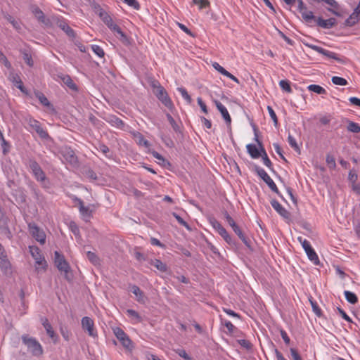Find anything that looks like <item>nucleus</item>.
<instances>
[{
	"instance_id": "nucleus-16",
	"label": "nucleus",
	"mask_w": 360,
	"mask_h": 360,
	"mask_svg": "<svg viewBox=\"0 0 360 360\" xmlns=\"http://www.w3.org/2000/svg\"><path fill=\"white\" fill-rule=\"evenodd\" d=\"M56 25L71 39H74L76 37L75 31L68 25L65 19L63 18H58L56 21Z\"/></svg>"
},
{
	"instance_id": "nucleus-5",
	"label": "nucleus",
	"mask_w": 360,
	"mask_h": 360,
	"mask_svg": "<svg viewBox=\"0 0 360 360\" xmlns=\"http://www.w3.org/2000/svg\"><path fill=\"white\" fill-rule=\"evenodd\" d=\"M298 240L301 243L302 248H304L309 259L315 265H318L319 264V259L311 246L310 243L307 239H302V237H298Z\"/></svg>"
},
{
	"instance_id": "nucleus-63",
	"label": "nucleus",
	"mask_w": 360,
	"mask_h": 360,
	"mask_svg": "<svg viewBox=\"0 0 360 360\" xmlns=\"http://www.w3.org/2000/svg\"><path fill=\"white\" fill-rule=\"evenodd\" d=\"M212 67L218 71L219 73L223 75L224 76L226 75L227 70H225L222 66H221L218 63L214 62L212 63Z\"/></svg>"
},
{
	"instance_id": "nucleus-4",
	"label": "nucleus",
	"mask_w": 360,
	"mask_h": 360,
	"mask_svg": "<svg viewBox=\"0 0 360 360\" xmlns=\"http://www.w3.org/2000/svg\"><path fill=\"white\" fill-rule=\"evenodd\" d=\"M26 165L31 170L33 176L37 181L43 182L46 176L39 163L34 159L30 158L27 160Z\"/></svg>"
},
{
	"instance_id": "nucleus-3",
	"label": "nucleus",
	"mask_w": 360,
	"mask_h": 360,
	"mask_svg": "<svg viewBox=\"0 0 360 360\" xmlns=\"http://www.w3.org/2000/svg\"><path fill=\"white\" fill-rule=\"evenodd\" d=\"M254 171L257 175L268 185L269 188L274 193H276L279 197L283 198L282 195L279 192L276 184L272 179L268 175L265 170L257 165H254Z\"/></svg>"
},
{
	"instance_id": "nucleus-46",
	"label": "nucleus",
	"mask_w": 360,
	"mask_h": 360,
	"mask_svg": "<svg viewBox=\"0 0 360 360\" xmlns=\"http://www.w3.org/2000/svg\"><path fill=\"white\" fill-rule=\"evenodd\" d=\"M194 4L198 6L199 9L209 8L210 6V2L208 0H192Z\"/></svg>"
},
{
	"instance_id": "nucleus-11",
	"label": "nucleus",
	"mask_w": 360,
	"mask_h": 360,
	"mask_svg": "<svg viewBox=\"0 0 360 360\" xmlns=\"http://www.w3.org/2000/svg\"><path fill=\"white\" fill-rule=\"evenodd\" d=\"M154 94L162 103L167 108L171 109L174 107L172 101L164 87L154 91Z\"/></svg>"
},
{
	"instance_id": "nucleus-43",
	"label": "nucleus",
	"mask_w": 360,
	"mask_h": 360,
	"mask_svg": "<svg viewBox=\"0 0 360 360\" xmlns=\"http://www.w3.org/2000/svg\"><path fill=\"white\" fill-rule=\"evenodd\" d=\"M166 117L167 118L168 122L171 124L172 129L176 133H181L180 127L179 124L176 122L174 119L172 117V116L169 113H167Z\"/></svg>"
},
{
	"instance_id": "nucleus-26",
	"label": "nucleus",
	"mask_w": 360,
	"mask_h": 360,
	"mask_svg": "<svg viewBox=\"0 0 360 360\" xmlns=\"http://www.w3.org/2000/svg\"><path fill=\"white\" fill-rule=\"evenodd\" d=\"M98 15L100 18L109 29L112 28L113 25H116L113 22L112 17L105 11L101 9Z\"/></svg>"
},
{
	"instance_id": "nucleus-57",
	"label": "nucleus",
	"mask_w": 360,
	"mask_h": 360,
	"mask_svg": "<svg viewBox=\"0 0 360 360\" xmlns=\"http://www.w3.org/2000/svg\"><path fill=\"white\" fill-rule=\"evenodd\" d=\"M209 222L212 226L217 231L222 227V225L215 218L211 217L209 219Z\"/></svg>"
},
{
	"instance_id": "nucleus-20",
	"label": "nucleus",
	"mask_w": 360,
	"mask_h": 360,
	"mask_svg": "<svg viewBox=\"0 0 360 360\" xmlns=\"http://www.w3.org/2000/svg\"><path fill=\"white\" fill-rule=\"evenodd\" d=\"M131 291L136 296V300L138 302L141 304H146L148 298L139 286L136 285H131Z\"/></svg>"
},
{
	"instance_id": "nucleus-35",
	"label": "nucleus",
	"mask_w": 360,
	"mask_h": 360,
	"mask_svg": "<svg viewBox=\"0 0 360 360\" xmlns=\"http://www.w3.org/2000/svg\"><path fill=\"white\" fill-rule=\"evenodd\" d=\"M42 325L44 327L47 335L51 338L54 339L56 338L55 332L51 325V323L49 322L47 319H42Z\"/></svg>"
},
{
	"instance_id": "nucleus-32",
	"label": "nucleus",
	"mask_w": 360,
	"mask_h": 360,
	"mask_svg": "<svg viewBox=\"0 0 360 360\" xmlns=\"http://www.w3.org/2000/svg\"><path fill=\"white\" fill-rule=\"evenodd\" d=\"M217 232L229 245H236L235 240H233V238L223 226L219 229Z\"/></svg>"
},
{
	"instance_id": "nucleus-12",
	"label": "nucleus",
	"mask_w": 360,
	"mask_h": 360,
	"mask_svg": "<svg viewBox=\"0 0 360 360\" xmlns=\"http://www.w3.org/2000/svg\"><path fill=\"white\" fill-rule=\"evenodd\" d=\"M81 323L82 329L86 331L89 336L94 338L97 336V332L94 328V322L92 319L84 316L82 319Z\"/></svg>"
},
{
	"instance_id": "nucleus-45",
	"label": "nucleus",
	"mask_w": 360,
	"mask_h": 360,
	"mask_svg": "<svg viewBox=\"0 0 360 360\" xmlns=\"http://www.w3.org/2000/svg\"><path fill=\"white\" fill-rule=\"evenodd\" d=\"M279 86L281 89L288 93L292 92V88L290 86V82L288 80L283 79L279 82Z\"/></svg>"
},
{
	"instance_id": "nucleus-61",
	"label": "nucleus",
	"mask_w": 360,
	"mask_h": 360,
	"mask_svg": "<svg viewBox=\"0 0 360 360\" xmlns=\"http://www.w3.org/2000/svg\"><path fill=\"white\" fill-rule=\"evenodd\" d=\"M238 343L243 347L250 349L252 347V344L250 341L245 340V339H240L237 340Z\"/></svg>"
},
{
	"instance_id": "nucleus-56",
	"label": "nucleus",
	"mask_w": 360,
	"mask_h": 360,
	"mask_svg": "<svg viewBox=\"0 0 360 360\" xmlns=\"http://www.w3.org/2000/svg\"><path fill=\"white\" fill-rule=\"evenodd\" d=\"M267 110H268V112L269 113L271 118L272 119V120L274 122V125L276 127L278 125V118L276 115V112H274V110H273V108L271 106H267Z\"/></svg>"
},
{
	"instance_id": "nucleus-30",
	"label": "nucleus",
	"mask_w": 360,
	"mask_h": 360,
	"mask_svg": "<svg viewBox=\"0 0 360 360\" xmlns=\"http://www.w3.org/2000/svg\"><path fill=\"white\" fill-rule=\"evenodd\" d=\"M260 156L262 158L263 163L265 166H266L271 171L275 172L273 168V165L270 159L269 158L267 153L264 148V146H261L260 148Z\"/></svg>"
},
{
	"instance_id": "nucleus-36",
	"label": "nucleus",
	"mask_w": 360,
	"mask_h": 360,
	"mask_svg": "<svg viewBox=\"0 0 360 360\" xmlns=\"http://www.w3.org/2000/svg\"><path fill=\"white\" fill-rule=\"evenodd\" d=\"M359 20V14L355 13V11H354L353 13L349 15V17L345 20V25L352 27L354 25L356 22H358Z\"/></svg>"
},
{
	"instance_id": "nucleus-17",
	"label": "nucleus",
	"mask_w": 360,
	"mask_h": 360,
	"mask_svg": "<svg viewBox=\"0 0 360 360\" xmlns=\"http://www.w3.org/2000/svg\"><path fill=\"white\" fill-rule=\"evenodd\" d=\"M313 20H316L317 25L323 29H330L337 25V20L334 18L324 20L321 17H315Z\"/></svg>"
},
{
	"instance_id": "nucleus-48",
	"label": "nucleus",
	"mask_w": 360,
	"mask_h": 360,
	"mask_svg": "<svg viewBox=\"0 0 360 360\" xmlns=\"http://www.w3.org/2000/svg\"><path fill=\"white\" fill-rule=\"evenodd\" d=\"M288 142L289 145L295 150V151H300V147L296 141V139L290 134H288Z\"/></svg>"
},
{
	"instance_id": "nucleus-23",
	"label": "nucleus",
	"mask_w": 360,
	"mask_h": 360,
	"mask_svg": "<svg viewBox=\"0 0 360 360\" xmlns=\"http://www.w3.org/2000/svg\"><path fill=\"white\" fill-rule=\"evenodd\" d=\"M111 31H112L115 36L124 44H129V40L127 37V36L124 33L121 28L116 24L112 27V28L110 29Z\"/></svg>"
},
{
	"instance_id": "nucleus-27",
	"label": "nucleus",
	"mask_w": 360,
	"mask_h": 360,
	"mask_svg": "<svg viewBox=\"0 0 360 360\" xmlns=\"http://www.w3.org/2000/svg\"><path fill=\"white\" fill-rule=\"evenodd\" d=\"M107 122L112 126L118 129H123L125 126L124 122L115 115H110L107 118Z\"/></svg>"
},
{
	"instance_id": "nucleus-64",
	"label": "nucleus",
	"mask_w": 360,
	"mask_h": 360,
	"mask_svg": "<svg viewBox=\"0 0 360 360\" xmlns=\"http://www.w3.org/2000/svg\"><path fill=\"white\" fill-rule=\"evenodd\" d=\"M357 179H358L357 174L354 171L351 170L349 172V175H348V180L349 181V182L351 184L356 183L357 181Z\"/></svg>"
},
{
	"instance_id": "nucleus-14",
	"label": "nucleus",
	"mask_w": 360,
	"mask_h": 360,
	"mask_svg": "<svg viewBox=\"0 0 360 360\" xmlns=\"http://www.w3.org/2000/svg\"><path fill=\"white\" fill-rule=\"evenodd\" d=\"M30 10L39 22L45 25H49L50 24V20L45 17L44 12L38 6L35 4L30 5Z\"/></svg>"
},
{
	"instance_id": "nucleus-42",
	"label": "nucleus",
	"mask_w": 360,
	"mask_h": 360,
	"mask_svg": "<svg viewBox=\"0 0 360 360\" xmlns=\"http://www.w3.org/2000/svg\"><path fill=\"white\" fill-rule=\"evenodd\" d=\"M0 141H1V146L3 150V153L6 154L9 151L10 148V144L9 143L6 141L4 134L0 129Z\"/></svg>"
},
{
	"instance_id": "nucleus-62",
	"label": "nucleus",
	"mask_w": 360,
	"mask_h": 360,
	"mask_svg": "<svg viewBox=\"0 0 360 360\" xmlns=\"http://www.w3.org/2000/svg\"><path fill=\"white\" fill-rule=\"evenodd\" d=\"M197 102H198V105H199V106H200V108H201V110H202L205 114H207V113H208L207 108V105H206V104L205 103V102L202 101V99L200 97H198V98H197Z\"/></svg>"
},
{
	"instance_id": "nucleus-37",
	"label": "nucleus",
	"mask_w": 360,
	"mask_h": 360,
	"mask_svg": "<svg viewBox=\"0 0 360 360\" xmlns=\"http://www.w3.org/2000/svg\"><path fill=\"white\" fill-rule=\"evenodd\" d=\"M20 52L22 54V58L25 63L29 67H32L34 65V62L30 51L28 50H22L20 51Z\"/></svg>"
},
{
	"instance_id": "nucleus-8",
	"label": "nucleus",
	"mask_w": 360,
	"mask_h": 360,
	"mask_svg": "<svg viewBox=\"0 0 360 360\" xmlns=\"http://www.w3.org/2000/svg\"><path fill=\"white\" fill-rule=\"evenodd\" d=\"M308 47L311 48L314 51L318 52L319 53L322 54L324 56H326L329 58H333L336 61L344 63V59L340 58L338 54L336 53H334L333 51H330L329 50H326L321 46H318L316 45L313 44H306Z\"/></svg>"
},
{
	"instance_id": "nucleus-44",
	"label": "nucleus",
	"mask_w": 360,
	"mask_h": 360,
	"mask_svg": "<svg viewBox=\"0 0 360 360\" xmlns=\"http://www.w3.org/2000/svg\"><path fill=\"white\" fill-rule=\"evenodd\" d=\"M86 257L94 265H98L100 263L98 257L93 252L88 251L86 252Z\"/></svg>"
},
{
	"instance_id": "nucleus-33",
	"label": "nucleus",
	"mask_w": 360,
	"mask_h": 360,
	"mask_svg": "<svg viewBox=\"0 0 360 360\" xmlns=\"http://www.w3.org/2000/svg\"><path fill=\"white\" fill-rule=\"evenodd\" d=\"M126 314L129 318H131L133 323H141L143 321L139 314L134 309H127Z\"/></svg>"
},
{
	"instance_id": "nucleus-29",
	"label": "nucleus",
	"mask_w": 360,
	"mask_h": 360,
	"mask_svg": "<svg viewBox=\"0 0 360 360\" xmlns=\"http://www.w3.org/2000/svg\"><path fill=\"white\" fill-rule=\"evenodd\" d=\"M247 151L253 159H257L260 157V148L258 149L254 144L250 143L246 146Z\"/></svg>"
},
{
	"instance_id": "nucleus-40",
	"label": "nucleus",
	"mask_w": 360,
	"mask_h": 360,
	"mask_svg": "<svg viewBox=\"0 0 360 360\" xmlns=\"http://www.w3.org/2000/svg\"><path fill=\"white\" fill-rule=\"evenodd\" d=\"M344 294L345 296V299L347 300V301L348 302H349L352 304H354L358 302V297L355 295V293H354L351 291H349V290H345L344 292Z\"/></svg>"
},
{
	"instance_id": "nucleus-19",
	"label": "nucleus",
	"mask_w": 360,
	"mask_h": 360,
	"mask_svg": "<svg viewBox=\"0 0 360 360\" xmlns=\"http://www.w3.org/2000/svg\"><path fill=\"white\" fill-rule=\"evenodd\" d=\"M0 267L5 273L11 268V263L7 257L3 245L0 243Z\"/></svg>"
},
{
	"instance_id": "nucleus-34",
	"label": "nucleus",
	"mask_w": 360,
	"mask_h": 360,
	"mask_svg": "<svg viewBox=\"0 0 360 360\" xmlns=\"http://www.w3.org/2000/svg\"><path fill=\"white\" fill-rule=\"evenodd\" d=\"M35 96L39 99V102L44 106L49 108H53L51 103L49 102L48 98L41 91H37L34 92Z\"/></svg>"
},
{
	"instance_id": "nucleus-13",
	"label": "nucleus",
	"mask_w": 360,
	"mask_h": 360,
	"mask_svg": "<svg viewBox=\"0 0 360 360\" xmlns=\"http://www.w3.org/2000/svg\"><path fill=\"white\" fill-rule=\"evenodd\" d=\"M60 153L64 160L72 166H75L78 163L77 157L75 155V152L68 147L63 148Z\"/></svg>"
},
{
	"instance_id": "nucleus-18",
	"label": "nucleus",
	"mask_w": 360,
	"mask_h": 360,
	"mask_svg": "<svg viewBox=\"0 0 360 360\" xmlns=\"http://www.w3.org/2000/svg\"><path fill=\"white\" fill-rule=\"evenodd\" d=\"M272 207L285 219H290V213L275 199L271 200Z\"/></svg>"
},
{
	"instance_id": "nucleus-7",
	"label": "nucleus",
	"mask_w": 360,
	"mask_h": 360,
	"mask_svg": "<svg viewBox=\"0 0 360 360\" xmlns=\"http://www.w3.org/2000/svg\"><path fill=\"white\" fill-rule=\"evenodd\" d=\"M113 332L116 338L119 340L124 348L129 349H131L132 342L128 335L121 328H115L113 329Z\"/></svg>"
},
{
	"instance_id": "nucleus-24",
	"label": "nucleus",
	"mask_w": 360,
	"mask_h": 360,
	"mask_svg": "<svg viewBox=\"0 0 360 360\" xmlns=\"http://www.w3.org/2000/svg\"><path fill=\"white\" fill-rule=\"evenodd\" d=\"M111 31H112L115 36L124 44H129V40L127 37V36L124 33L121 28L116 24L112 27V28L110 29Z\"/></svg>"
},
{
	"instance_id": "nucleus-25",
	"label": "nucleus",
	"mask_w": 360,
	"mask_h": 360,
	"mask_svg": "<svg viewBox=\"0 0 360 360\" xmlns=\"http://www.w3.org/2000/svg\"><path fill=\"white\" fill-rule=\"evenodd\" d=\"M60 79L62 80V82L71 90L74 91H78V86H77V84L73 82V80L72 79V78L70 77V75H63V74H61L60 75L58 76Z\"/></svg>"
},
{
	"instance_id": "nucleus-2",
	"label": "nucleus",
	"mask_w": 360,
	"mask_h": 360,
	"mask_svg": "<svg viewBox=\"0 0 360 360\" xmlns=\"http://www.w3.org/2000/svg\"><path fill=\"white\" fill-rule=\"evenodd\" d=\"M22 341L27 347V350L34 356H40L43 354V348L36 338L30 337L28 335L22 336Z\"/></svg>"
},
{
	"instance_id": "nucleus-28",
	"label": "nucleus",
	"mask_w": 360,
	"mask_h": 360,
	"mask_svg": "<svg viewBox=\"0 0 360 360\" xmlns=\"http://www.w3.org/2000/svg\"><path fill=\"white\" fill-rule=\"evenodd\" d=\"M343 122L347 124V129L348 131L355 134L360 132V125L358 123L351 121L347 118H345Z\"/></svg>"
},
{
	"instance_id": "nucleus-38",
	"label": "nucleus",
	"mask_w": 360,
	"mask_h": 360,
	"mask_svg": "<svg viewBox=\"0 0 360 360\" xmlns=\"http://www.w3.org/2000/svg\"><path fill=\"white\" fill-rule=\"evenodd\" d=\"M13 82L15 83L16 87L18 89H20L22 93L27 94V89L24 86L20 77L18 75H15L13 77Z\"/></svg>"
},
{
	"instance_id": "nucleus-52",
	"label": "nucleus",
	"mask_w": 360,
	"mask_h": 360,
	"mask_svg": "<svg viewBox=\"0 0 360 360\" xmlns=\"http://www.w3.org/2000/svg\"><path fill=\"white\" fill-rule=\"evenodd\" d=\"M91 49L98 57H104V51L100 46L96 44L91 45Z\"/></svg>"
},
{
	"instance_id": "nucleus-51",
	"label": "nucleus",
	"mask_w": 360,
	"mask_h": 360,
	"mask_svg": "<svg viewBox=\"0 0 360 360\" xmlns=\"http://www.w3.org/2000/svg\"><path fill=\"white\" fill-rule=\"evenodd\" d=\"M326 161L330 169H334L336 167L335 160L333 155L328 154L326 155Z\"/></svg>"
},
{
	"instance_id": "nucleus-22",
	"label": "nucleus",
	"mask_w": 360,
	"mask_h": 360,
	"mask_svg": "<svg viewBox=\"0 0 360 360\" xmlns=\"http://www.w3.org/2000/svg\"><path fill=\"white\" fill-rule=\"evenodd\" d=\"M215 105L218 110L221 112L224 120L228 125L231 124V116L226 109V108L219 101H214Z\"/></svg>"
},
{
	"instance_id": "nucleus-1",
	"label": "nucleus",
	"mask_w": 360,
	"mask_h": 360,
	"mask_svg": "<svg viewBox=\"0 0 360 360\" xmlns=\"http://www.w3.org/2000/svg\"><path fill=\"white\" fill-rule=\"evenodd\" d=\"M23 124L27 131L30 133L36 132L41 139L49 140L51 139L47 130L43 128L41 123L31 115L25 116L23 118Z\"/></svg>"
},
{
	"instance_id": "nucleus-41",
	"label": "nucleus",
	"mask_w": 360,
	"mask_h": 360,
	"mask_svg": "<svg viewBox=\"0 0 360 360\" xmlns=\"http://www.w3.org/2000/svg\"><path fill=\"white\" fill-rule=\"evenodd\" d=\"M151 264H153L155 267L157 268L161 272H167L168 270V267L166 264L161 262L160 259H155L152 262Z\"/></svg>"
},
{
	"instance_id": "nucleus-10",
	"label": "nucleus",
	"mask_w": 360,
	"mask_h": 360,
	"mask_svg": "<svg viewBox=\"0 0 360 360\" xmlns=\"http://www.w3.org/2000/svg\"><path fill=\"white\" fill-rule=\"evenodd\" d=\"M296 3H297V10L301 13L302 18L306 22H311L315 19L313 12L307 10L302 0H296Z\"/></svg>"
},
{
	"instance_id": "nucleus-59",
	"label": "nucleus",
	"mask_w": 360,
	"mask_h": 360,
	"mask_svg": "<svg viewBox=\"0 0 360 360\" xmlns=\"http://www.w3.org/2000/svg\"><path fill=\"white\" fill-rule=\"evenodd\" d=\"M69 229L70 231L75 235L79 236V229L78 226L75 221H70L69 224Z\"/></svg>"
},
{
	"instance_id": "nucleus-54",
	"label": "nucleus",
	"mask_w": 360,
	"mask_h": 360,
	"mask_svg": "<svg viewBox=\"0 0 360 360\" xmlns=\"http://www.w3.org/2000/svg\"><path fill=\"white\" fill-rule=\"evenodd\" d=\"M129 6L133 8L135 10L140 9V4L136 0H122Z\"/></svg>"
},
{
	"instance_id": "nucleus-60",
	"label": "nucleus",
	"mask_w": 360,
	"mask_h": 360,
	"mask_svg": "<svg viewBox=\"0 0 360 360\" xmlns=\"http://www.w3.org/2000/svg\"><path fill=\"white\" fill-rule=\"evenodd\" d=\"M137 138H138V143L139 145H142L146 147H148L150 146L148 141L145 139L144 136L141 133H138Z\"/></svg>"
},
{
	"instance_id": "nucleus-9",
	"label": "nucleus",
	"mask_w": 360,
	"mask_h": 360,
	"mask_svg": "<svg viewBox=\"0 0 360 360\" xmlns=\"http://www.w3.org/2000/svg\"><path fill=\"white\" fill-rule=\"evenodd\" d=\"M54 263L60 271L68 273L70 271L69 264L58 251L54 252Z\"/></svg>"
},
{
	"instance_id": "nucleus-50",
	"label": "nucleus",
	"mask_w": 360,
	"mask_h": 360,
	"mask_svg": "<svg viewBox=\"0 0 360 360\" xmlns=\"http://www.w3.org/2000/svg\"><path fill=\"white\" fill-rule=\"evenodd\" d=\"M309 302H310V304L311 305V307H312V309H313V311L314 312V314L317 316L321 317L322 316V311L320 309V307L318 306V304L316 303V302L314 301L311 299H309Z\"/></svg>"
},
{
	"instance_id": "nucleus-31",
	"label": "nucleus",
	"mask_w": 360,
	"mask_h": 360,
	"mask_svg": "<svg viewBox=\"0 0 360 360\" xmlns=\"http://www.w3.org/2000/svg\"><path fill=\"white\" fill-rule=\"evenodd\" d=\"M233 231L238 236V238L243 241V243L248 248L250 247V240L244 235L242 230L237 225L235 227L232 228Z\"/></svg>"
},
{
	"instance_id": "nucleus-6",
	"label": "nucleus",
	"mask_w": 360,
	"mask_h": 360,
	"mask_svg": "<svg viewBox=\"0 0 360 360\" xmlns=\"http://www.w3.org/2000/svg\"><path fill=\"white\" fill-rule=\"evenodd\" d=\"M28 228L31 236L38 241L41 245H44L46 243V233L43 229L39 228L34 223H30Z\"/></svg>"
},
{
	"instance_id": "nucleus-21",
	"label": "nucleus",
	"mask_w": 360,
	"mask_h": 360,
	"mask_svg": "<svg viewBox=\"0 0 360 360\" xmlns=\"http://www.w3.org/2000/svg\"><path fill=\"white\" fill-rule=\"evenodd\" d=\"M74 200L78 202L79 212L85 218V221H87L91 217V210L89 207L84 205V202L81 199L75 197Z\"/></svg>"
},
{
	"instance_id": "nucleus-55",
	"label": "nucleus",
	"mask_w": 360,
	"mask_h": 360,
	"mask_svg": "<svg viewBox=\"0 0 360 360\" xmlns=\"http://www.w3.org/2000/svg\"><path fill=\"white\" fill-rule=\"evenodd\" d=\"M6 20L13 26V27L16 30L20 29V25L18 21H16L13 17L10 15H7L6 16Z\"/></svg>"
},
{
	"instance_id": "nucleus-49",
	"label": "nucleus",
	"mask_w": 360,
	"mask_h": 360,
	"mask_svg": "<svg viewBox=\"0 0 360 360\" xmlns=\"http://www.w3.org/2000/svg\"><path fill=\"white\" fill-rule=\"evenodd\" d=\"M96 150L98 151H101L103 153L105 157L110 158V156L108 155V153L110 152L109 148L103 143H98L97 146H96Z\"/></svg>"
},
{
	"instance_id": "nucleus-53",
	"label": "nucleus",
	"mask_w": 360,
	"mask_h": 360,
	"mask_svg": "<svg viewBox=\"0 0 360 360\" xmlns=\"http://www.w3.org/2000/svg\"><path fill=\"white\" fill-rule=\"evenodd\" d=\"M177 90L178 91L180 92V94H181L182 97L188 102V103H191V96L188 94L186 89L184 87H179L177 88Z\"/></svg>"
},
{
	"instance_id": "nucleus-15",
	"label": "nucleus",
	"mask_w": 360,
	"mask_h": 360,
	"mask_svg": "<svg viewBox=\"0 0 360 360\" xmlns=\"http://www.w3.org/2000/svg\"><path fill=\"white\" fill-rule=\"evenodd\" d=\"M30 252L32 257L34 259L36 264L38 265L43 266V268L46 269V262L44 257L41 255L39 248L37 246H30Z\"/></svg>"
},
{
	"instance_id": "nucleus-39",
	"label": "nucleus",
	"mask_w": 360,
	"mask_h": 360,
	"mask_svg": "<svg viewBox=\"0 0 360 360\" xmlns=\"http://www.w3.org/2000/svg\"><path fill=\"white\" fill-rule=\"evenodd\" d=\"M307 89L320 95L326 94L327 93L324 88L317 84H310L307 86Z\"/></svg>"
},
{
	"instance_id": "nucleus-58",
	"label": "nucleus",
	"mask_w": 360,
	"mask_h": 360,
	"mask_svg": "<svg viewBox=\"0 0 360 360\" xmlns=\"http://www.w3.org/2000/svg\"><path fill=\"white\" fill-rule=\"evenodd\" d=\"M173 215L174 217L176 218V219L177 220V221L179 222V224H181V226H184L185 228H186L188 230H190L191 228L188 225V224L185 221L183 218H181L179 215H178L176 213H173Z\"/></svg>"
},
{
	"instance_id": "nucleus-47",
	"label": "nucleus",
	"mask_w": 360,
	"mask_h": 360,
	"mask_svg": "<svg viewBox=\"0 0 360 360\" xmlns=\"http://www.w3.org/2000/svg\"><path fill=\"white\" fill-rule=\"evenodd\" d=\"M332 82L335 85L345 86L348 84V82L343 77L334 76L331 79Z\"/></svg>"
}]
</instances>
